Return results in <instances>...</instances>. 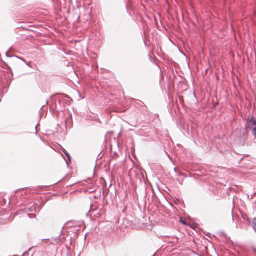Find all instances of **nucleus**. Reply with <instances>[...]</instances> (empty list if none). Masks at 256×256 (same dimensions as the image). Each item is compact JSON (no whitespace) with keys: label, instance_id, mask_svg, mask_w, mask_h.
Wrapping results in <instances>:
<instances>
[{"label":"nucleus","instance_id":"1","mask_svg":"<svg viewBox=\"0 0 256 256\" xmlns=\"http://www.w3.org/2000/svg\"><path fill=\"white\" fill-rule=\"evenodd\" d=\"M38 204H33L32 206L29 205L28 208L24 210H21L18 211L16 214H22L24 218H34L36 214L32 212H36L38 211Z\"/></svg>","mask_w":256,"mask_h":256},{"label":"nucleus","instance_id":"2","mask_svg":"<svg viewBox=\"0 0 256 256\" xmlns=\"http://www.w3.org/2000/svg\"><path fill=\"white\" fill-rule=\"evenodd\" d=\"M248 126L252 130V134L256 139V120H254L253 118H252L248 122Z\"/></svg>","mask_w":256,"mask_h":256},{"label":"nucleus","instance_id":"3","mask_svg":"<svg viewBox=\"0 0 256 256\" xmlns=\"http://www.w3.org/2000/svg\"><path fill=\"white\" fill-rule=\"evenodd\" d=\"M60 147H61L62 152L67 156V158H68L69 160H70V157L69 154L66 152V150L64 148L61 146H60Z\"/></svg>","mask_w":256,"mask_h":256},{"label":"nucleus","instance_id":"4","mask_svg":"<svg viewBox=\"0 0 256 256\" xmlns=\"http://www.w3.org/2000/svg\"><path fill=\"white\" fill-rule=\"evenodd\" d=\"M178 218L179 222H180L182 224H187V223L184 220L181 218Z\"/></svg>","mask_w":256,"mask_h":256},{"label":"nucleus","instance_id":"5","mask_svg":"<svg viewBox=\"0 0 256 256\" xmlns=\"http://www.w3.org/2000/svg\"><path fill=\"white\" fill-rule=\"evenodd\" d=\"M188 226H190L192 228L195 230L196 228L197 227L198 225L192 224V225H188Z\"/></svg>","mask_w":256,"mask_h":256},{"label":"nucleus","instance_id":"6","mask_svg":"<svg viewBox=\"0 0 256 256\" xmlns=\"http://www.w3.org/2000/svg\"><path fill=\"white\" fill-rule=\"evenodd\" d=\"M252 224H256V218H254L253 219Z\"/></svg>","mask_w":256,"mask_h":256},{"label":"nucleus","instance_id":"7","mask_svg":"<svg viewBox=\"0 0 256 256\" xmlns=\"http://www.w3.org/2000/svg\"><path fill=\"white\" fill-rule=\"evenodd\" d=\"M253 228L254 230L256 232V225H253Z\"/></svg>","mask_w":256,"mask_h":256},{"label":"nucleus","instance_id":"8","mask_svg":"<svg viewBox=\"0 0 256 256\" xmlns=\"http://www.w3.org/2000/svg\"><path fill=\"white\" fill-rule=\"evenodd\" d=\"M74 222V220L69 221L68 222Z\"/></svg>","mask_w":256,"mask_h":256}]
</instances>
